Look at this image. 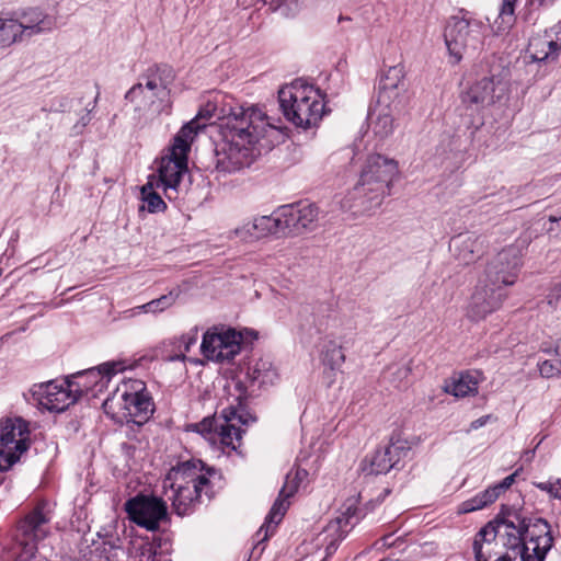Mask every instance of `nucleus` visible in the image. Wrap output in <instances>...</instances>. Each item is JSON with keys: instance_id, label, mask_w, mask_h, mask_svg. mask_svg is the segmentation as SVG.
<instances>
[{"instance_id": "nucleus-12", "label": "nucleus", "mask_w": 561, "mask_h": 561, "mask_svg": "<svg viewBox=\"0 0 561 561\" xmlns=\"http://www.w3.org/2000/svg\"><path fill=\"white\" fill-rule=\"evenodd\" d=\"M28 426L20 419L0 422V471L10 469L28 448Z\"/></svg>"}, {"instance_id": "nucleus-42", "label": "nucleus", "mask_w": 561, "mask_h": 561, "mask_svg": "<svg viewBox=\"0 0 561 561\" xmlns=\"http://www.w3.org/2000/svg\"><path fill=\"white\" fill-rule=\"evenodd\" d=\"M483 507H485V506L483 505L481 499L477 494L473 497L461 503L460 512L461 513H470V512H473L477 510H481Z\"/></svg>"}, {"instance_id": "nucleus-53", "label": "nucleus", "mask_w": 561, "mask_h": 561, "mask_svg": "<svg viewBox=\"0 0 561 561\" xmlns=\"http://www.w3.org/2000/svg\"><path fill=\"white\" fill-rule=\"evenodd\" d=\"M3 482V478L0 476V484Z\"/></svg>"}, {"instance_id": "nucleus-29", "label": "nucleus", "mask_w": 561, "mask_h": 561, "mask_svg": "<svg viewBox=\"0 0 561 561\" xmlns=\"http://www.w3.org/2000/svg\"><path fill=\"white\" fill-rule=\"evenodd\" d=\"M320 360L324 367L323 374L329 379V383L334 382L336 371L340 370L345 362L342 346L334 340L325 341L320 352Z\"/></svg>"}, {"instance_id": "nucleus-2", "label": "nucleus", "mask_w": 561, "mask_h": 561, "mask_svg": "<svg viewBox=\"0 0 561 561\" xmlns=\"http://www.w3.org/2000/svg\"><path fill=\"white\" fill-rule=\"evenodd\" d=\"M224 392L219 416L205 417L202 422L192 424L191 427L210 442L219 440L222 446L238 450L243 431L237 425H247L255 419L245 409L248 390L243 381L238 378L228 380Z\"/></svg>"}, {"instance_id": "nucleus-45", "label": "nucleus", "mask_w": 561, "mask_h": 561, "mask_svg": "<svg viewBox=\"0 0 561 561\" xmlns=\"http://www.w3.org/2000/svg\"><path fill=\"white\" fill-rule=\"evenodd\" d=\"M549 221L551 222V226L547 229L549 233L559 232L561 230V217H549Z\"/></svg>"}, {"instance_id": "nucleus-20", "label": "nucleus", "mask_w": 561, "mask_h": 561, "mask_svg": "<svg viewBox=\"0 0 561 561\" xmlns=\"http://www.w3.org/2000/svg\"><path fill=\"white\" fill-rule=\"evenodd\" d=\"M51 510L46 502L38 503L19 524V531L23 537L22 543L28 546L30 550L35 548L36 542L45 539L49 534Z\"/></svg>"}, {"instance_id": "nucleus-36", "label": "nucleus", "mask_w": 561, "mask_h": 561, "mask_svg": "<svg viewBox=\"0 0 561 561\" xmlns=\"http://www.w3.org/2000/svg\"><path fill=\"white\" fill-rule=\"evenodd\" d=\"M176 299V295H174L172 291L159 297L158 299H153L147 304H144L141 306H138L131 310L133 314H139L141 312H162L165 309L170 308Z\"/></svg>"}, {"instance_id": "nucleus-33", "label": "nucleus", "mask_w": 561, "mask_h": 561, "mask_svg": "<svg viewBox=\"0 0 561 561\" xmlns=\"http://www.w3.org/2000/svg\"><path fill=\"white\" fill-rule=\"evenodd\" d=\"M157 190L156 182L148 179V182L141 187V199L144 202L141 209L147 208L149 213H160L167 208V204Z\"/></svg>"}, {"instance_id": "nucleus-18", "label": "nucleus", "mask_w": 561, "mask_h": 561, "mask_svg": "<svg viewBox=\"0 0 561 561\" xmlns=\"http://www.w3.org/2000/svg\"><path fill=\"white\" fill-rule=\"evenodd\" d=\"M203 355L214 362H229L241 351V335L234 330L207 331L202 341Z\"/></svg>"}, {"instance_id": "nucleus-31", "label": "nucleus", "mask_w": 561, "mask_h": 561, "mask_svg": "<svg viewBox=\"0 0 561 561\" xmlns=\"http://www.w3.org/2000/svg\"><path fill=\"white\" fill-rule=\"evenodd\" d=\"M369 119L371 131L379 139H385L393 133V117L388 103H378Z\"/></svg>"}, {"instance_id": "nucleus-44", "label": "nucleus", "mask_w": 561, "mask_h": 561, "mask_svg": "<svg viewBox=\"0 0 561 561\" xmlns=\"http://www.w3.org/2000/svg\"><path fill=\"white\" fill-rule=\"evenodd\" d=\"M517 471H515L514 473L507 476L506 478L503 479V481H501L500 483L497 484H494L496 490L500 492V494L502 492H504L505 490H507L515 481V478L517 476Z\"/></svg>"}, {"instance_id": "nucleus-46", "label": "nucleus", "mask_w": 561, "mask_h": 561, "mask_svg": "<svg viewBox=\"0 0 561 561\" xmlns=\"http://www.w3.org/2000/svg\"><path fill=\"white\" fill-rule=\"evenodd\" d=\"M207 117H208V118H210V117H211V114H210V111H209V110H207L206 112H205V111H199V112H198V114H197V116H196L194 119H192V121L190 122V123L195 122V126H196V129H195V136L197 135V130L201 128V125L198 124V121H199L201 118H207Z\"/></svg>"}, {"instance_id": "nucleus-43", "label": "nucleus", "mask_w": 561, "mask_h": 561, "mask_svg": "<svg viewBox=\"0 0 561 561\" xmlns=\"http://www.w3.org/2000/svg\"><path fill=\"white\" fill-rule=\"evenodd\" d=\"M478 496L481 499L484 506L492 504L500 496V492L496 490L495 485L488 488L486 490L480 492Z\"/></svg>"}, {"instance_id": "nucleus-24", "label": "nucleus", "mask_w": 561, "mask_h": 561, "mask_svg": "<svg viewBox=\"0 0 561 561\" xmlns=\"http://www.w3.org/2000/svg\"><path fill=\"white\" fill-rule=\"evenodd\" d=\"M287 231L300 232L313 230L319 220L320 210L314 204H299L284 207Z\"/></svg>"}, {"instance_id": "nucleus-17", "label": "nucleus", "mask_w": 561, "mask_h": 561, "mask_svg": "<svg viewBox=\"0 0 561 561\" xmlns=\"http://www.w3.org/2000/svg\"><path fill=\"white\" fill-rule=\"evenodd\" d=\"M529 527V534L517 549L518 554L522 561H545L553 547L551 526L543 518H535Z\"/></svg>"}, {"instance_id": "nucleus-50", "label": "nucleus", "mask_w": 561, "mask_h": 561, "mask_svg": "<svg viewBox=\"0 0 561 561\" xmlns=\"http://www.w3.org/2000/svg\"><path fill=\"white\" fill-rule=\"evenodd\" d=\"M495 557L496 559L494 561H512V558L507 553H503L502 549L500 550V554Z\"/></svg>"}, {"instance_id": "nucleus-3", "label": "nucleus", "mask_w": 561, "mask_h": 561, "mask_svg": "<svg viewBox=\"0 0 561 561\" xmlns=\"http://www.w3.org/2000/svg\"><path fill=\"white\" fill-rule=\"evenodd\" d=\"M218 472L199 459L184 461L173 467L163 481L164 495L179 516L191 514L205 495L213 496L214 479Z\"/></svg>"}, {"instance_id": "nucleus-13", "label": "nucleus", "mask_w": 561, "mask_h": 561, "mask_svg": "<svg viewBox=\"0 0 561 561\" xmlns=\"http://www.w3.org/2000/svg\"><path fill=\"white\" fill-rule=\"evenodd\" d=\"M307 477L308 471L301 468H297L286 476V481L279 491L278 497L275 500L265 517L264 524L254 536V540L256 541L254 549H257L260 545L274 534L276 526L280 523L289 507L288 499L297 492L300 483L304 482Z\"/></svg>"}, {"instance_id": "nucleus-40", "label": "nucleus", "mask_w": 561, "mask_h": 561, "mask_svg": "<svg viewBox=\"0 0 561 561\" xmlns=\"http://www.w3.org/2000/svg\"><path fill=\"white\" fill-rule=\"evenodd\" d=\"M305 5V0H282L280 9L287 15H295Z\"/></svg>"}, {"instance_id": "nucleus-26", "label": "nucleus", "mask_w": 561, "mask_h": 561, "mask_svg": "<svg viewBox=\"0 0 561 561\" xmlns=\"http://www.w3.org/2000/svg\"><path fill=\"white\" fill-rule=\"evenodd\" d=\"M353 517L352 508L348 507L345 513L331 520L323 531L319 534L318 541L325 545V550L331 553L335 550L337 542H340L348 531L351 526V518Z\"/></svg>"}, {"instance_id": "nucleus-28", "label": "nucleus", "mask_w": 561, "mask_h": 561, "mask_svg": "<svg viewBox=\"0 0 561 561\" xmlns=\"http://www.w3.org/2000/svg\"><path fill=\"white\" fill-rule=\"evenodd\" d=\"M404 82V67L396 65L390 67L380 78L379 93L377 103H390L392 99L399 96V90Z\"/></svg>"}, {"instance_id": "nucleus-37", "label": "nucleus", "mask_w": 561, "mask_h": 561, "mask_svg": "<svg viewBox=\"0 0 561 561\" xmlns=\"http://www.w3.org/2000/svg\"><path fill=\"white\" fill-rule=\"evenodd\" d=\"M122 363H123V365H125L124 362H122ZM124 367H126V366H124ZM125 369L126 368H124L122 370L111 371L110 374L101 373L99 376H95V377L94 376H85L83 379H81V382L88 385L89 387L85 388L81 385L80 389H82V390L77 392V397L79 398L82 393L89 391L92 387H94L99 383L108 382L114 375H116L117 373H122Z\"/></svg>"}, {"instance_id": "nucleus-5", "label": "nucleus", "mask_w": 561, "mask_h": 561, "mask_svg": "<svg viewBox=\"0 0 561 561\" xmlns=\"http://www.w3.org/2000/svg\"><path fill=\"white\" fill-rule=\"evenodd\" d=\"M176 75L168 65L149 67L125 94L139 117H156L170 114L173 100L172 88Z\"/></svg>"}, {"instance_id": "nucleus-25", "label": "nucleus", "mask_w": 561, "mask_h": 561, "mask_svg": "<svg viewBox=\"0 0 561 561\" xmlns=\"http://www.w3.org/2000/svg\"><path fill=\"white\" fill-rule=\"evenodd\" d=\"M18 25L20 26V36L22 42L34 35L49 32L54 27V21L44 11L37 8H30L18 14Z\"/></svg>"}, {"instance_id": "nucleus-23", "label": "nucleus", "mask_w": 561, "mask_h": 561, "mask_svg": "<svg viewBox=\"0 0 561 561\" xmlns=\"http://www.w3.org/2000/svg\"><path fill=\"white\" fill-rule=\"evenodd\" d=\"M287 224L284 216V207L276 214L271 216H260L253 219L252 222L244 225L242 228H237L234 234L242 239L247 234L253 238H263L268 234L286 233Z\"/></svg>"}, {"instance_id": "nucleus-39", "label": "nucleus", "mask_w": 561, "mask_h": 561, "mask_svg": "<svg viewBox=\"0 0 561 561\" xmlns=\"http://www.w3.org/2000/svg\"><path fill=\"white\" fill-rule=\"evenodd\" d=\"M539 371L542 377L552 378L561 374V359L543 360L539 365Z\"/></svg>"}, {"instance_id": "nucleus-19", "label": "nucleus", "mask_w": 561, "mask_h": 561, "mask_svg": "<svg viewBox=\"0 0 561 561\" xmlns=\"http://www.w3.org/2000/svg\"><path fill=\"white\" fill-rule=\"evenodd\" d=\"M505 299L503 288L491 285L484 278L479 279L467 307V316L472 321L483 320L497 310Z\"/></svg>"}, {"instance_id": "nucleus-6", "label": "nucleus", "mask_w": 561, "mask_h": 561, "mask_svg": "<svg viewBox=\"0 0 561 561\" xmlns=\"http://www.w3.org/2000/svg\"><path fill=\"white\" fill-rule=\"evenodd\" d=\"M280 110L287 121L297 127L316 126L324 114L323 98L318 89L296 80L278 91Z\"/></svg>"}, {"instance_id": "nucleus-41", "label": "nucleus", "mask_w": 561, "mask_h": 561, "mask_svg": "<svg viewBox=\"0 0 561 561\" xmlns=\"http://www.w3.org/2000/svg\"><path fill=\"white\" fill-rule=\"evenodd\" d=\"M561 298V274L556 278L552 284L550 294L548 295V304L557 307Z\"/></svg>"}, {"instance_id": "nucleus-47", "label": "nucleus", "mask_w": 561, "mask_h": 561, "mask_svg": "<svg viewBox=\"0 0 561 561\" xmlns=\"http://www.w3.org/2000/svg\"><path fill=\"white\" fill-rule=\"evenodd\" d=\"M91 121L90 112H87L79 121V123L75 126L78 128L77 133H81L82 128L85 127Z\"/></svg>"}, {"instance_id": "nucleus-35", "label": "nucleus", "mask_w": 561, "mask_h": 561, "mask_svg": "<svg viewBox=\"0 0 561 561\" xmlns=\"http://www.w3.org/2000/svg\"><path fill=\"white\" fill-rule=\"evenodd\" d=\"M412 373L411 363L394 364L388 367L385 378L394 387L402 388L409 383Z\"/></svg>"}, {"instance_id": "nucleus-30", "label": "nucleus", "mask_w": 561, "mask_h": 561, "mask_svg": "<svg viewBox=\"0 0 561 561\" xmlns=\"http://www.w3.org/2000/svg\"><path fill=\"white\" fill-rule=\"evenodd\" d=\"M197 329H192L179 339H172L163 343L162 358L167 362L185 360L186 353L197 342Z\"/></svg>"}, {"instance_id": "nucleus-4", "label": "nucleus", "mask_w": 561, "mask_h": 561, "mask_svg": "<svg viewBox=\"0 0 561 561\" xmlns=\"http://www.w3.org/2000/svg\"><path fill=\"white\" fill-rule=\"evenodd\" d=\"M398 175L399 164L394 159L379 153L369 156L344 206L356 214H368L377 209L390 194L392 183Z\"/></svg>"}, {"instance_id": "nucleus-34", "label": "nucleus", "mask_w": 561, "mask_h": 561, "mask_svg": "<svg viewBox=\"0 0 561 561\" xmlns=\"http://www.w3.org/2000/svg\"><path fill=\"white\" fill-rule=\"evenodd\" d=\"M19 27L18 20L14 18L0 16V48H8L22 42Z\"/></svg>"}, {"instance_id": "nucleus-49", "label": "nucleus", "mask_w": 561, "mask_h": 561, "mask_svg": "<svg viewBox=\"0 0 561 561\" xmlns=\"http://www.w3.org/2000/svg\"><path fill=\"white\" fill-rule=\"evenodd\" d=\"M148 553V558L154 557L156 552L153 551V547L150 543H147L142 547V554Z\"/></svg>"}, {"instance_id": "nucleus-9", "label": "nucleus", "mask_w": 561, "mask_h": 561, "mask_svg": "<svg viewBox=\"0 0 561 561\" xmlns=\"http://www.w3.org/2000/svg\"><path fill=\"white\" fill-rule=\"evenodd\" d=\"M535 237L529 229L524 230L513 243L503 248L486 264L483 278L501 288L514 285L523 265L524 252Z\"/></svg>"}, {"instance_id": "nucleus-11", "label": "nucleus", "mask_w": 561, "mask_h": 561, "mask_svg": "<svg viewBox=\"0 0 561 561\" xmlns=\"http://www.w3.org/2000/svg\"><path fill=\"white\" fill-rule=\"evenodd\" d=\"M117 404L123 411L122 415L127 422H133L137 425L146 423L153 413V402L146 392L145 385L139 380H128L117 387L115 393L111 399L104 403Z\"/></svg>"}, {"instance_id": "nucleus-51", "label": "nucleus", "mask_w": 561, "mask_h": 561, "mask_svg": "<svg viewBox=\"0 0 561 561\" xmlns=\"http://www.w3.org/2000/svg\"><path fill=\"white\" fill-rule=\"evenodd\" d=\"M554 0H531V4L535 5L537 4L538 7H541V5H545V4H548V3H552Z\"/></svg>"}, {"instance_id": "nucleus-52", "label": "nucleus", "mask_w": 561, "mask_h": 561, "mask_svg": "<svg viewBox=\"0 0 561 561\" xmlns=\"http://www.w3.org/2000/svg\"><path fill=\"white\" fill-rule=\"evenodd\" d=\"M391 538L392 536L391 535H388V536H385L381 540H382V546H392V541H391Z\"/></svg>"}, {"instance_id": "nucleus-38", "label": "nucleus", "mask_w": 561, "mask_h": 561, "mask_svg": "<svg viewBox=\"0 0 561 561\" xmlns=\"http://www.w3.org/2000/svg\"><path fill=\"white\" fill-rule=\"evenodd\" d=\"M515 1L516 0H503L500 15L501 24H504L503 30L511 27V25L514 23V10H515Z\"/></svg>"}, {"instance_id": "nucleus-14", "label": "nucleus", "mask_w": 561, "mask_h": 561, "mask_svg": "<svg viewBox=\"0 0 561 561\" xmlns=\"http://www.w3.org/2000/svg\"><path fill=\"white\" fill-rule=\"evenodd\" d=\"M534 519H526L517 511L508 508L488 524L493 526V534L502 548L517 550L529 534Z\"/></svg>"}, {"instance_id": "nucleus-7", "label": "nucleus", "mask_w": 561, "mask_h": 561, "mask_svg": "<svg viewBox=\"0 0 561 561\" xmlns=\"http://www.w3.org/2000/svg\"><path fill=\"white\" fill-rule=\"evenodd\" d=\"M121 360L106 362L98 367L80 371L72 376L71 380L62 383L49 381L46 383L35 385L32 388V394L38 404L50 412H62L78 400L77 392L81 391V385L85 388L89 386L81 382L85 376H99L101 373L110 374L111 371L124 369Z\"/></svg>"}, {"instance_id": "nucleus-22", "label": "nucleus", "mask_w": 561, "mask_h": 561, "mask_svg": "<svg viewBox=\"0 0 561 561\" xmlns=\"http://www.w3.org/2000/svg\"><path fill=\"white\" fill-rule=\"evenodd\" d=\"M405 442L391 437L389 445L378 448L370 458L366 459L367 462L363 470L367 474H385L399 461L402 453H405Z\"/></svg>"}, {"instance_id": "nucleus-21", "label": "nucleus", "mask_w": 561, "mask_h": 561, "mask_svg": "<svg viewBox=\"0 0 561 561\" xmlns=\"http://www.w3.org/2000/svg\"><path fill=\"white\" fill-rule=\"evenodd\" d=\"M449 248L456 260L462 264H470L486 253L489 240L484 234L460 233L450 240Z\"/></svg>"}, {"instance_id": "nucleus-32", "label": "nucleus", "mask_w": 561, "mask_h": 561, "mask_svg": "<svg viewBox=\"0 0 561 561\" xmlns=\"http://www.w3.org/2000/svg\"><path fill=\"white\" fill-rule=\"evenodd\" d=\"M445 391L457 398L476 394L478 392L477 378L469 373L460 374L445 386Z\"/></svg>"}, {"instance_id": "nucleus-16", "label": "nucleus", "mask_w": 561, "mask_h": 561, "mask_svg": "<svg viewBox=\"0 0 561 561\" xmlns=\"http://www.w3.org/2000/svg\"><path fill=\"white\" fill-rule=\"evenodd\" d=\"M506 92L505 84L495 76L477 79L461 95L462 103L473 111H481L501 100Z\"/></svg>"}, {"instance_id": "nucleus-48", "label": "nucleus", "mask_w": 561, "mask_h": 561, "mask_svg": "<svg viewBox=\"0 0 561 561\" xmlns=\"http://www.w3.org/2000/svg\"><path fill=\"white\" fill-rule=\"evenodd\" d=\"M490 416H482V417H479L477 420H474L473 422H471L470 424V430H478L480 428L481 426L485 425L488 420H489Z\"/></svg>"}, {"instance_id": "nucleus-27", "label": "nucleus", "mask_w": 561, "mask_h": 561, "mask_svg": "<svg viewBox=\"0 0 561 561\" xmlns=\"http://www.w3.org/2000/svg\"><path fill=\"white\" fill-rule=\"evenodd\" d=\"M472 549L476 561H490L493 557L500 554L502 547L493 534L492 525L486 524L477 533Z\"/></svg>"}, {"instance_id": "nucleus-54", "label": "nucleus", "mask_w": 561, "mask_h": 561, "mask_svg": "<svg viewBox=\"0 0 561 561\" xmlns=\"http://www.w3.org/2000/svg\"><path fill=\"white\" fill-rule=\"evenodd\" d=\"M2 275V270L0 268V276Z\"/></svg>"}, {"instance_id": "nucleus-8", "label": "nucleus", "mask_w": 561, "mask_h": 561, "mask_svg": "<svg viewBox=\"0 0 561 561\" xmlns=\"http://www.w3.org/2000/svg\"><path fill=\"white\" fill-rule=\"evenodd\" d=\"M195 122L187 123L175 135L170 153L161 159L159 174L149 176L169 201L178 198V186L187 170V153L195 138Z\"/></svg>"}, {"instance_id": "nucleus-1", "label": "nucleus", "mask_w": 561, "mask_h": 561, "mask_svg": "<svg viewBox=\"0 0 561 561\" xmlns=\"http://www.w3.org/2000/svg\"><path fill=\"white\" fill-rule=\"evenodd\" d=\"M277 122L257 105L230 107L221 124L224 141L216 150L217 171H239L271 150L279 133Z\"/></svg>"}, {"instance_id": "nucleus-15", "label": "nucleus", "mask_w": 561, "mask_h": 561, "mask_svg": "<svg viewBox=\"0 0 561 561\" xmlns=\"http://www.w3.org/2000/svg\"><path fill=\"white\" fill-rule=\"evenodd\" d=\"M129 518L147 530L154 531L162 519L167 518L165 502L156 496L139 495L125 504Z\"/></svg>"}, {"instance_id": "nucleus-10", "label": "nucleus", "mask_w": 561, "mask_h": 561, "mask_svg": "<svg viewBox=\"0 0 561 561\" xmlns=\"http://www.w3.org/2000/svg\"><path fill=\"white\" fill-rule=\"evenodd\" d=\"M486 26L482 21L466 16H453L446 25L444 38L453 59L458 64L469 50L477 51L483 45Z\"/></svg>"}]
</instances>
